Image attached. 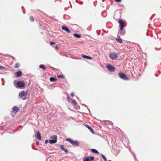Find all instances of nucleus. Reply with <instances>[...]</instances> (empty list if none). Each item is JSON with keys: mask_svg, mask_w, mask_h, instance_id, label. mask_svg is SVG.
<instances>
[{"mask_svg": "<svg viewBox=\"0 0 161 161\" xmlns=\"http://www.w3.org/2000/svg\"><path fill=\"white\" fill-rule=\"evenodd\" d=\"M66 141L69 142L74 146H78L79 145V143L77 141H74L69 138L66 139Z\"/></svg>", "mask_w": 161, "mask_h": 161, "instance_id": "f257e3e1", "label": "nucleus"}, {"mask_svg": "<svg viewBox=\"0 0 161 161\" xmlns=\"http://www.w3.org/2000/svg\"><path fill=\"white\" fill-rule=\"evenodd\" d=\"M109 57L111 59L115 60L118 57V54L115 53H111L109 54Z\"/></svg>", "mask_w": 161, "mask_h": 161, "instance_id": "f03ea898", "label": "nucleus"}, {"mask_svg": "<svg viewBox=\"0 0 161 161\" xmlns=\"http://www.w3.org/2000/svg\"><path fill=\"white\" fill-rule=\"evenodd\" d=\"M51 139L49 140V142L51 144L55 143L57 142V137L56 135H53L51 138Z\"/></svg>", "mask_w": 161, "mask_h": 161, "instance_id": "7ed1b4c3", "label": "nucleus"}, {"mask_svg": "<svg viewBox=\"0 0 161 161\" xmlns=\"http://www.w3.org/2000/svg\"><path fill=\"white\" fill-rule=\"evenodd\" d=\"M25 86V84L22 81H19L17 82L16 87L18 88H22Z\"/></svg>", "mask_w": 161, "mask_h": 161, "instance_id": "20e7f679", "label": "nucleus"}, {"mask_svg": "<svg viewBox=\"0 0 161 161\" xmlns=\"http://www.w3.org/2000/svg\"><path fill=\"white\" fill-rule=\"evenodd\" d=\"M119 76L121 79L124 80H127L129 79L128 77L125 74L120 72L119 73Z\"/></svg>", "mask_w": 161, "mask_h": 161, "instance_id": "39448f33", "label": "nucleus"}, {"mask_svg": "<svg viewBox=\"0 0 161 161\" xmlns=\"http://www.w3.org/2000/svg\"><path fill=\"white\" fill-rule=\"evenodd\" d=\"M106 67L108 70L110 72H112L115 70L114 67L112 66L110 64H107Z\"/></svg>", "mask_w": 161, "mask_h": 161, "instance_id": "423d86ee", "label": "nucleus"}, {"mask_svg": "<svg viewBox=\"0 0 161 161\" xmlns=\"http://www.w3.org/2000/svg\"><path fill=\"white\" fill-rule=\"evenodd\" d=\"M94 159V157L93 156L88 157L85 158L83 159V161H92Z\"/></svg>", "mask_w": 161, "mask_h": 161, "instance_id": "0eeeda50", "label": "nucleus"}, {"mask_svg": "<svg viewBox=\"0 0 161 161\" xmlns=\"http://www.w3.org/2000/svg\"><path fill=\"white\" fill-rule=\"evenodd\" d=\"M119 22L120 25V31H122V30H123V27H124V23L123 21H122V20H121L120 19L119 20Z\"/></svg>", "mask_w": 161, "mask_h": 161, "instance_id": "6e6552de", "label": "nucleus"}, {"mask_svg": "<svg viewBox=\"0 0 161 161\" xmlns=\"http://www.w3.org/2000/svg\"><path fill=\"white\" fill-rule=\"evenodd\" d=\"M62 29L65 31L66 32L69 33L70 32V30L66 26H62Z\"/></svg>", "mask_w": 161, "mask_h": 161, "instance_id": "1a4fd4ad", "label": "nucleus"}, {"mask_svg": "<svg viewBox=\"0 0 161 161\" xmlns=\"http://www.w3.org/2000/svg\"><path fill=\"white\" fill-rule=\"evenodd\" d=\"M36 138L37 139L39 140H41V137L40 135V134L39 131H37L36 133Z\"/></svg>", "mask_w": 161, "mask_h": 161, "instance_id": "9d476101", "label": "nucleus"}, {"mask_svg": "<svg viewBox=\"0 0 161 161\" xmlns=\"http://www.w3.org/2000/svg\"><path fill=\"white\" fill-rule=\"evenodd\" d=\"M81 56L84 58H86L87 59H92V57L87 56L86 55H85L84 54H82L81 55Z\"/></svg>", "mask_w": 161, "mask_h": 161, "instance_id": "9b49d317", "label": "nucleus"}, {"mask_svg": "<svg viewBox=\"0 0 161 161\" xmlns=\"http://www.w3.org/2000/svg\"><path fill=\"white\" fill-rule=\"evenodd\" d=\"M18 110H19L18 108L16 106H15L13 108V111L14 112H15V113L17 112Z\"/></svg>", "mask_w": 161, "mask_h": 161, "instance_id": "f8f14e48", "label": "nucleus"}, {"mask_svg": "<svg viewBox=\"0 0 161 161\" xmlns=\"http://www.w3.org/2000/svg\"><path fill=\"white\" fill-rule=\"evenodd\" d=\"M25 94V92L24 91H22L19 93V95L20 97H22L24 96Z\"/></svg>", "mask_w": 161, "mask_h": 161, "instance_id": "ddd939ff", "label": "nucleus"}, {"mask_svg": "<svg viewBox=\"0 0 161 161\" xmlns=\"http://www.w3.org/2000/svg\"><path fill=\"white\" fill-rule=\"evenodd\" d=\"M85 126L87 127L91 132L93 133V130L88 125L86 124L85 125Z\"/></svg>", "mask_w": 161, "mask_h": 161, "instance_id": "4468645a", "label": "nucleus"}, {"mask_svg": "<svg viewBox=\"0 0 161 161\" xmlns=\"http://www.w3.org/2000/svg\"><path fill=\"white\" fill-rule=\"evenodd\" d=\"M60 147H61V149L64 151V152H65L67 153L68 152V150L67 149H65L63 145H61Z\"/></svg>", "mask_w": 161, "mask_h": 161, "instance_id": "2eb2a0df", "label": "nucleus"}, {"mask_svg": "<svg viewBox=\"0 0 161 161\" xmlns=\"http://www.w3.org/2000/svg\"><path fill=\"white\" fill-rule=\"evenodd\" d=\"M16 76L17 77H19L22 74V73L21 71H19L18 72H16Z\"/></svg>", "mask_w": 161, "mask_h": 161, "instance_id": "dca6fc26", "label": "nucleus"}, {"mask_svg": "<svg viewBox=\"0 0 161 161\" xmlns=\"http://www.w3.org/2000/svg\"><path fill=\"white\" fill-rule=\"evenodd\" d=\"M39 68L42 69L43 70H45L46 68L43 64H41L39 66Z\"/></svg>", "mask_w": 161, "mask_h": 161, "instance_id": "f3484780", "label": "nucleus"}, {"mask_svg": "<svg viewBox=\"0 0 161 161\" xmlns=\"http://www.w3.org/2000/svg\"><path fill=\"white\" fill-rule=\"evenodd\" d=\"M50 80L51 82L55 81H56V79L54 77H51L50 78Z\"/></svg>", "mask_w": 161, "mask_h": 161, "instance_id": "a211bd4d", "label": "nucleus"}, {"mask_svg": "<svg viewBox=\"0 0 161 161\" xmlns=\"http://www.w3.org/2000/svg\"><path fill=\"white\" fill-rule=\"evenodd\" d=\"M116 40L119 43H121L122 42V40L120 38H116Z\"/></svg>", "mask_w": 161, "mask_h": 161, "instance_id": "6ab92c4d", "label": "nucleus"}, {"mask_svg": "<svg viewBox=\"0 0 161 161\" xmlns=\"http://www.w3.org/2000/svg\"><path fill=\"white\" fill-rule=\"evenodd\" d=\"M74 36L75 37L77 38H80L81 37V36L78 34H74Z\"/></svg>", "mask_w": 161, "mask_h": 161, "instance_id": "aec40b11", "label": "nucleus"}, {"mask_svg": "<svg viewBox=\"0 0 161 161\" xmlns=\"http://www.w3.org/2000/svg\"><path fill=\"white\" fill-rule=\"evenodd\" d=\"M91 151L93 153H98V151L95 149L92 148L91 149Z\"/></svg>", "mask_w": 161, "mask_h": 161, "instance_id": "412c9836", "label": "nucleus"}, {"mask_svg": "<svg viewBox=\"0 0 161 161\" xmlns=\"http://www.w3.org/2000/svg\"><path fill=\"white\" fill-rule=\"evenodd\" d=\"M72 103L75 106H76L77 105V103H76V101L74 99H73L72 100Z\"/></svg>", "mask_w": 161, "mask_h": 161, "instance_id": "4be33fe9", "label": "nucleus"}, {"mask_svg": "<svg viewBox=\"0 0 161 161\" xmlns=\"http://www.w3.org/2000/svg\"><path fill=\"white\" fill-rule=\"evenodd\" d=\"M101 156L103 158V160L105 161H107V159H106V157H105V156L103 155V154H102L101 155Z\"/></svg>", "mask_w": 161, "mask_h": 161, "instance_id": "5701e85b", "label": "nucleus"}, {"mask_svg": "<svg viewBox=\"0 0 161 161\" xmlns=\"http://www.w3.org/2000/svg\"><path fill=\"white\" fill-rule=\"evenodd\" d=\"M30 20L31 21H34V19L33 16H30Z\"/></svg>", "mask_w": 161, "mask_h": 161, "instance_id": "b1692460", "label": "nucleus"}, {"mask_svg": "<svg viewBox=\"0 0 161 161\" xmlns=\"http://www.w3.org/2000/svg\"><path fill=\"white\" fill-rule=\"evenodd\" d=\"M19 64L18 63H16L15 66V67L16 68H19Z\"/></svg>", "mask_w": 161, "mask_h": 161, "instance_id": "393cba45", "label": "nucleus"}, {"mask_svg": "<svg viewBox=\"0 0 161 161\" xmlns=\"http://www.w3.org/2000/svg\"><path fill=\"white\" fill-rule=\"evenodd\" d=\"M58 77V78H63L64 77V76L63 75H58L57 76Z\"/></svg>", "mask_w": 161, "mask_h": 161, "instance_id": "a878e982", "label": "nucleus"}, {"mask_svg": "<svg viewBox=\"0 0 161 161\" xmlns=\"http://www.w3.org/2000/svg\"><path fill=\"white\" fill-rule=\"evenodd\" d=\"M50 45H53V44H55V42H50Z\"/></svg>", "mask_w": 161, "mask_h": 161, "instance_id": "bb28decb", "label": "nucleus"}, {"mask_svg": "<svg viewBox=\"0 0 161 161\" xmlns=\"http://www.w3.org/2000/svg\"><path fill=\"white\" fill-rule=\"evenodd\" d=\"M120 33L122 35H123L124 34V32L122 31H121L120 32Z\"/></svg>", "mask_w": 161, "mask_h": 161, "instance_id": "cd10ccee", "label": "nucleus"}, {"mask_svg": "<svg viewBox=\"0 0 161 161\" xmlns=\"http://www.w3.org/2000/svg\"><path fill=\"white\" fill-rule=\"evenodd\" d=\"M49 142V141H48V140H46L45 141V143H46V144H47Z\"/></svg>", "mask_w": 161, "mask_h": 161, "instance_id": "c85d7f7f", "label": "nucleus"}, {"mask_svg": "<svg viewBox=\"0 0 161 161\" xmlns=\"http://www.w3.org/2000/svg\"><path fill=\"white\" fill-rule=\"evenodd\" d=\"M121 1V0H115V2H120Z\"/></svg>", "mask_w": 161, "mask_h": 161, "instance_id": "c756f323", "label": "nucleus"}, {"mask_svg": "<svg viewBox=\"0 0 161 161\" xmlns=\"http://www.w3.org/2000/svg\"><path fill=\"white\" fill-rule=\"evenodd\" d=\"M0 69H5V68H4V67H3L1 66H0Z\"/></svg>", "mask_w": 161, "mask_h": 161, "instance_id": "7c9ffc66", "label": "nucleus"}, {"mask_svg": "<svg viewBox=\"0 0 161 161\" xmlns=\"http://www.w3.org/2000/svg\"><path fill=\"white\" fill-rule=\"evenodd\" d=\"M55 48L57 49H58V47L57 46H55Z\"/></svg>", "mask_w": 161, "mask_h": 161, "instance_id": "2f4dec72", "label": "nucleus"}, {"mask_svg": "<svg viewBox=\"0 0 161 161\" xmlns=\"http://www.w3.org/2000/svg\"><path fill=\"white\" fill-rule=\"evenodd\" d=\"M71 96L72 97H73V96H74V93H71Z\"/></svg>", "mask_w": 161, "mask_h": 161, "instance_id": "473e14b6", "label": "nucleus"}, {"mask_svg": "<svg viewBox=\"0 0 161 161\" xmlns=\"http://www.w3.org/2000/svg\"><path fill=\"white\" fill-rule=\"evenodd\" d=\"M36 144L37 145H38L39 144V142L38 141H37L36 142Z\"/></svg>", "mask_w": 161, "mask_h": 161, "instance_id": "72a5a7b5", "label": "nucleus"}, {"mask_svg": "<svg viewBox=\"0 0 161 161\" xmlns=\"http://www.w3.org/2000/svg\"><path fill=\"white\" fill-rule=\"evenodd\" d=\"M67 98H68V101H69V102H70L69 101V98H70V97H67Z\"/></svg>", "mask_w": 161, "mask_h": 161, "instance_id": "f704fd0d", "label": "nucleus"}, {"mask_svg": "<svg viewBox=\"0 0 161 161\" xmlns=\"http://www.w3.org/2000/svg\"><path fill=\"white\" fill-rule=\"evenodd\" d=\"M26 99V98L25 97V98H23V100H25Z\"/></svg>", "mask_w": 161, "mask_h": 161, "instance_id": "c9c22d12", "label": "nucleus"}]
</instances>
